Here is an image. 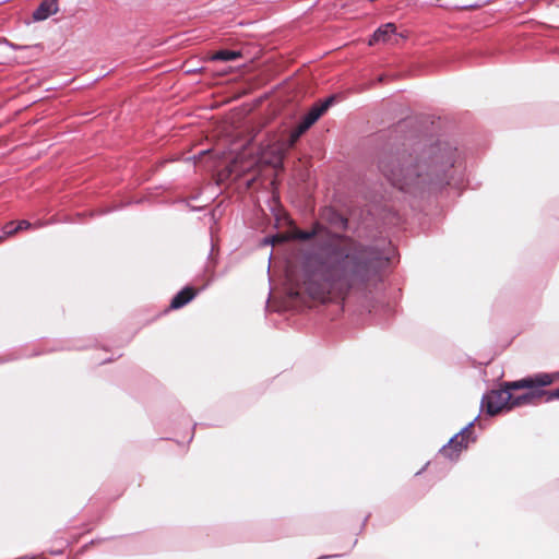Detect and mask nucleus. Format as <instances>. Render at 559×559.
<instances>
[{
	"label": "nucleus",
	"instance_id": "10",
	"mask_svg": "<svg viewBox=\"0 0 559 559\" xmlns=\"http://www.w3.org/2000/svg\"><path fill=\"white\" fill-rule=\"evenodd\" d=\"M301 123H298V126L290 132L288 145L289 147H293L295 143L298 141V139L307 131Z\"/></svg>",
	"mask_w": 559,
	"mask_h": 559
},
{
	"label": "nucleus",
	"instance_id": "1",
	"mask_svg": "<svg viewBox=\"0 0 559 559\" xmlns=\"http://www.w3.org/2000/svg\"><path fill=\"white\" fill-rule=\"evenodd\" d=\"M294 239L316 238V248L304 257L301 275L290 295L326 301L331 296H346L350 290H362L380 281L389 259L376 247L332 233L320 223L310 230L296 229Z\"/></svg>",
	"mask_w": 559,
	"mask_h": 559
},
{
	"label": "nucleus",
	"instance_id": "2",
	"mask_svg": "<svg viewBox=\"0 0 559 559\" xmlns=\"http://www.w3.org/2000/svg\"><path fill=\"white\" fill-rule=\"evenodd\" d=\"M451 159L443 155L430 154L414 156L405 152L381 156L379 169L390 183L401 191L418 195L439 190L448 183L447 170Z\"/></svg>",
	"mask_w": 559,
	"mask_h": 559
},
{
	"label": "nucleus",
	"instance_id": "14",
	"mask_svg": "<svg viewBox=\"0 0 559 559\" xmlns=\"http://www.w3.org/2000/svg\"><path fill=\"white\" fill-rule=\"evenodd\" d=\"M282 159H283V155L282 154H278L277 156V163L281 164L282 163Z\"/></svg>",
	"mask_w": 559,
	"mask_h": 559
},
{
	"label": "nucleus",
	"instance_id": "9",
	"mask_svg": "<svg viewBox=\"0 0 559 559\" xmlns=\"http://www.w3.org/2000/svg\"><path fill=\"white\" fill-rule=\"evenodd\" d=\"M241 57L240 51L235 50H218L211 56L213 61H231Z\"/></svg>",
	"mask_w": 559,
	"mask_h": 559
},
{
	"label": "nucleus",
	"instance_id": "12",
	"mask_svg": "<svg viewBox=\"0 0 559 559\" xmlns=\"http://www.w3.org/2000/svg\"><path fill=\"white\" fill-rule=\"evenodd\" d=\"M16 224L15 222H9L7 223L4 226H3V235L2 237H4V239L9 238V237H12L14 235H16V228H15Z\"/></svg>",
	"mask_w": 559,
	"mask_h": 559
},
{
	"label": "nucleus",
	"instance_id": "15",
	"mask_svg": "<svg viewBox=\"0 0 559 559\" xmlns=\"http://www.w3.org/2000/svg\"><path fill=\"white\" fill-rule=\"evenodd\" d=\"M235 168H236V162L231 165L230 173L236 171V169H235Z\"/></svg>",
	"mask_w": 559,
	"mask_h": 559
},
{
	"label": "nucleus",
	"instance_id": "3",
	"mask_svg": "<svg viewBox=\"0 0 559 559\" xmlns=\"http://www.w3.org/2000/svg\"><path fill=\"white\" fill-rule=\"evenodd\" d=\"M558 378V374L542 372L518 381L506 382L501 389L492 390L483 396L481 408L488 415L495 416L516 406L528 404L536 399L533 391L513 397L511 390L544 388L552 384Z\"/></svg>",
	"mask_w": 559,
	"mask_h": 559
},
{
	"label": "nucleus",
	"instance_id": "4",
	"mask_svg": "<svg viewBox=\"0 0 559 559\" xmlns=\"http://www.w3.org/2000/svg\"><path fill=\"white\" fill-rule=\"evenodd\" d=\"M473 435V424H469L453 438L450 439L448 444L441 449V454L450 460L457 459L459 454L466 450Z\"/></svg>",
	"mask_w": 559,
	"mask_h": 559
},
{
	"label": "nucleus",
	"instance_id": "7",
	"mask_svg": "<svg viewBox=\"0 0 559 559\" xmlns=\"http://www.w3.org/2000/svg\"><path fill=\"white\" fill-rule=\"evenodd\" d=\"M59 8L57 0H44L33 12V19L35 21H44L56 14Z\"/></svg>",
	"mask_w": 559,
	"mask_h": 559
},
{
	"label": "nucleus",
	"instance_id": "13",
	"mask_svg": "<svg viewBox=\"0 0 559 559\" xmlns=\"http://www.w3.org/2000/svg\"><path fill=\"white\" fill-rule=\"evenodd\" d=\"M15 224H16V226H15L16 234L22 231V230H27V229L32 228V224L28 221H26V219H22V221L15 223Z\"/></svg>",
	"mask_w": 559,
	"mask_h": 559
},
{
	"label": "nucleus",
	"instance_id": "11",
	"mask_svg": "<svg viewBox=\"0 0 559 559\" xmlns=\"http://www.w3.org/2000/svg\"><path fill=\"white\" fill-rule=\"evenodd\" d=\"M536 397L547 396V401L559 400V388L554 391L539 390V388L533 389Z\"/></svg>",
	"mask_w": 559,
	"mask_h": 559
},
{
	"label": "nucleus",
	"instance_id": "6",
	"mask_svg": "<svg viewBox=\"0 0 559 559\" xmlns=\"http://www.w3.org/2000/svg\"><path fill=\"white\" fill-rule=\"evenodd\" d=\"M396 26L393 23H386L380 26L372 35L369 40V45H376L378 43H390L395 36Z\"/></svg>",
	"mask_w": 559,
	"mask_h": 559
},
{
	"label": "nucleus",
	"instance_id": "5",
	"mask_svg": "<svg viewBox=\"0 0 559 559\" xmlns=\"http://www.w3.org/2000/svg\"><path fill=\"white\" fill-rule=\"evenodd\" d=\"M332 103L333 97H329L322 103L314 104L299 123L309 129L329 109Z\"/></svg>",
	"mask_w": 559,
	"mask_h": 559
},
{
	"label": "nucleus",
	"instance_id": "16",
	"mask_svg": "<svg viewBox=\"0 0 559 559\" xmlns=\"http://www.w3.org/2000/svg\"><path fill=\"white\" fill-rule=\"evenodd\" d=\"M4 240V237L0 236V243Z\"/></svg>",
	"mask_w": 559,
	"mask_h": 559
},
{
	"label": "nucleus",
	"instance_id": "8",
	"mask_svg": "<svg viewBox=\"0 0 559 559\" xmlns=\"http://www.w3.org/2000/svg\"><path fill=\"white\" fill-rule=\"evenodd\" d=\"M197 296V289L193 287H185L174 296L170 302V309H179L189 304Z\"/></svg>",
	"mask_w": 559,
	"mask_h": 559
}]
</instances>
